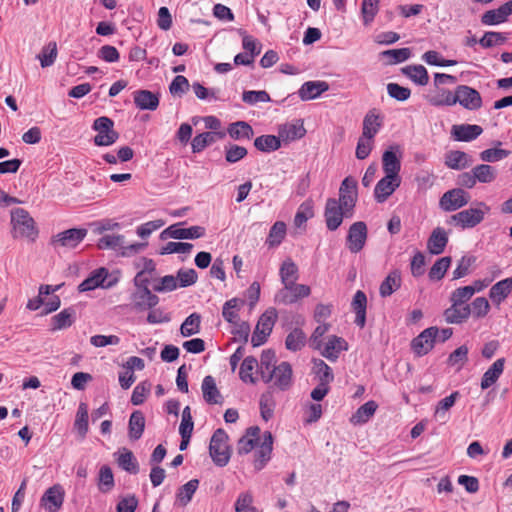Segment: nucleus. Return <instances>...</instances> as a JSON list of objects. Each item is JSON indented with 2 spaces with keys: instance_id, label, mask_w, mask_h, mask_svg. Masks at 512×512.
Instances as JSON below:
<instances>
[{
  "instance_id": "obj_1",
  "label": "nucleus",
  "mask_w": 512,
  "mask_h": 512,
  "mask_svg": "<svg viewBox=\"0 0 512 512\" xmlns=\"http://www.w3.org/2000/svg\"><path fill=\"white\" fill-rule=\"evenodd\" d=\"M11 223L14 238H28L34 240L37 229L33 218L23 208H15L11 211Z\"/></svg>"
},
{
  "instance_id": "obj_2",
  "label": "nucleus",
  "mask_w": 512,
  "mask_h": 512,
  "mask_svg": "<svg viewBox=\"0 0 512 512\" xmlns=\"http://www.w3.org/2000/svg\"><path fill=\"white\" fill-rule=\"evenodd\" d=\"M209 453L217 466L224 467L228 464L231 452L228 445V435L223 429H217L212 435Z\"/></svg>"
},
{
  "instance_id": "obj_3",
  "label": "nucleus",
  "mask_w": 512,
  "mask_h": 512,
  "mask_svg": "<svg viewBox=\"0 0 512 512\" xmlns=\"http://www.w3.org/2000/svg\"><path fill=\"white\" fill-rule=\"evenodd\" d=\"M292 367L288 362H281L271 371H262V380L265 383L272 382V387L281 391L288 390L292 385Z\"/></svg>"
},
{
  "instance_id": "obj_4",
  "label": "nucleus",
  "mask_w": 512,
  "mask_h": 512,
  "mask_svg": "<svg viewBox=\"0 0 512 512\" xmlns=\"http://www.w3.org/2000/svg\"><path fill=\"white\" fill-rule=\"evenodd\" d=\"M146 245V243H134L125 245L124 236L116 234L104 235L98 241V247L100 249H120L121 255L124 257H130L139 253L146 247Z\"/></svg>"
},
{
  "instance_id": "obj_5",
  "label": "nucleus",
  "mask_w": 512,
  "mask_h": 512,
  "mask_svg": "<svg viewBox=\"0 0 512 512\" xmlns=\"http://www.w3.org/2000/svg\"><path fill=\"white\" fill-rule=\"evenodd\" d=\"M490 211V207L484 203L479 202L477 208H469L454 214L451 220L456 222L462 229L473 228L480 224L486 213Z\"/></svg>"
},
{
  "instance_id": "obj_6",
  "label": "nucleus",
  "mask_w": 512,
  "mask_h": 512,
  "mask_svg": "<svg viewBox=\"0 0 512 512\" xmlns=\"http://www.w3.org/2000/svg\"><path fill=\"white\" fill-rule=\"evenodd\" d=\"M92 128L97 132L94 137L97 146H110L119 138V133L114 130V122L106 116L95 119Z\"/></svg>"
},
{
  "instance_id": "obj_7",
  "label": "nucleus",
  "mask_w": 512,
  "mask_h": 512,
  "mask_svg": "<svg viewBox=\"0 0 512 512\" xmlns=\"http://www.w3.org/2000/svg\"><path fill=\"white\" fill-rule=\"evenodd\" d=\"M277 311L275 308L267 309L259 318L251 342L254 347L264 344L267 337L271 334L274 324L277 320Z\"/></svg>"
},
{
  "instance_id": "obj_8",
  "label": "nucleus",
  "mask_w": 512,
  "mask_h": 512,
  "mask_svg": "<svg viewBox=\"0 0 512 512\" xmlns=\"http://www.w3.org/2000/svg\"><path fill=\"white\" fill-rule=\"evenodd\" d=\"M354 213L347 212L342 208L339 201L335 198H328L324 209V218L327 228L335 231L340 227L344 218H351Z\"/></svg>"
},
{
  "instance_id": "obj_9",
  "label": "nucleus",
  "mask_w": 512,
  "mask_h": 512,
  "mask_svg": "<svg viewBox=\"0 0 512 512\" xmlns=\"http://www.w3.org/2000/svg\"><path fill=\"white\" fill-rule=\"evenodd\" d=\"M358 200V183L357 180L351 176L346 177L339 188V204L347 212L354 213V209Z\"/></svg>"
},
{
  "instance_id": "obj_10",
  "label": "nucleus",
  "mask_w": 512,
  "mask_h": 512,
  "mask_svg": "<svg viewBox=\"0 0 512 512\" xmlns=\"http://www.w3.org/2000/svg\"><path fill=\"white\" fill-rule=\"evenodd\" d=\"M310 293L311 289L309 286L296 284V282H294L292 285L283 286V288L276 293L275 302L285 305L292 304L301 298L308 297Z\"/></svg>"
},
{
  "instance_id": "obj_11",
  "label": "nucleus",
  "mask_w": 512,
  "mask_h": 512,
  "mask_svg": "<svg viewBox=\"0 0 512 512\" xmlns=\"http://www.w3.org/2000/svg\"><path fill=\"white\" fill-rule=\"evenodd\" d=\"M470 196L462 188H454L445 192L440 198L441 209L447 212L455 211L469 203Z\"/></svg>"
},
{
  "instance_id": "obj_12",
  "label": "nucleus",
  "mask_w": 512,
  "mask_h": 512,
  "mask_svg": "<svg viewBox=\"0 0 512 512\" xmlns=\"http://www.w3.org/2000/svg\"><path fill=\"white\" fill-rule=\"evenodd\" d=\"M455 104L458 102L468 110H477L482 106V98L477 90L467 85H460L454 93Z\"/></svg>"
},
{
  "instance_id": "obj_13",
  "label": "nucleus",
  "mask_w": 512,
  "mask_h": 512,
  "mask_svg": "<svg viewBox=\"0 0 512 512\" xmlns=\"http://www.w3.org/2000/svg\"><path fill=\"white\" fill-rule=\"evenodd\" d=\"M205 235V228L202 226H191L182 228L179 224H173L163 230L160 234L162 239H197Z\"/></svg>"
},
{
  "instance_id": "obj_14",
  "label": "nucleus",
  "mask_w": 512,
  "mask_h": 512,
  "mask_svg": "<svg viewBox=\"0 0 512 512\" xmlns=\"http://www.w3.org/2000/svg\"><path fill=\"white\" fill-rule=\"evenodd\" d=\"M367 240V226L363 221L353 223L347 235V247L352 253L363 249Z\"/></svg>"
},
{
  "instance_id": "obj_15",
  "label": "nucleus",
  "mask_w": 512,
  "mask_h": 512,
  "mask_svg": "<svg viewBox=\"0 0 512 512\" xmlns=\"http://www.w3.org/2000/svg\"><path fill=\"white\" fill-rule=\"evenodd\" d=\"M87 235L86 229L72 228L58 233L52 240V244L55 248H75Z\"/></svg>"
},
{
  "instance_id": "obj_16",
  "label": "nucleus",
  "mask_w": 512,
  "mask_h": 512,
  "mask_svg": "<svg viewBox=\"0 0 512 512\" xmlns=\"http://www.w3.org/2000/svg\"><path fill=\"white\" fill-rule=\"evenodd\" d=\"M437 338V328L430 327L421 332L412 341V349L418 355L427 354L433 347Z\"/></svg>"
},
{
  "instance_id": "obj_17",
  "label": "nucleus",
  "mask_w": 512,
  "mask_h": 512,
  "mask_svg": "<svg viewBox=\"0 0 512 512\" xmlns=\"http://www.w3.org/2000/svg\"><path fill=\"white\" fill-rule=\"evenodd\" d=\"M401 177L385 175L380 179L374 189V197L378 203H383L400 186Z\"/></svg>"
},
{
  "instance_id": "obj_18",
  "label": "nucleus",
  "mask_w": 512,
  "mask_h": 512,
  "mask_svg": "<svg viewBox=\"0 0 512 512\" xmlns=\"http://www.w3.org/2000/svg\"><path fill=\"white\" fill-rule=\"evenodd\" d=\"M65 492L61 485L48 488L41 498V504L49 512L58 511L64 502Z\"/></svg>"
},
{
  "instance_id": "obj_19",
  "label": "nucleus",
  "mask_w": 512,
  "mask_h": 512,
  "mask_svg": "<svg viewBox=\"0 0 512 512\" xmlns=\"http://www.w3.org/2000/svg\"><path fill=\"white\" fill-rule=\"evenodd\" d=\"M433 106H452L455 104L454 93L441 86H434L424 96Z\"/></svg>"
},
{
  "instance_id": "obj_20",
  "label": "nucleus",
  "mask_w": 512,
  "mask_h": 512,
  "mask_svg": "<svg viewBox=\"0 0 512 512\" xmlns=\"http://www.w3.org/2000/svg\"><path fill=\"white\" fill-rule=\"evenodd\" d=\"M273 446V436L271 432L265 431L263 434L262 442L257 445L255 454V468L261 470L265 464L270 460Z\"/></svg>"
},
{
  "instance_id": "obj_21",
  "label": "nucleus",
  "mask_w": 512,
  "mask_h": 512,
  "mask_svg": "<svg viewBox=\"0 0 512 512\" xmlns=\"http://www.w3.org/2000/svg\"><path fill=\"white\" fill-rule=\"evenodd\" d=\"M511 14L512 0L506 2L497 9L486 11L481 17V22L485 25H497L505 22Z\"/></svg>"
},
{
  "instance_id": "obj_22",
  "label": "nucleus",
  "mask_w": 512,
  "mask_h": 512,
  "mask_svg": "<svg viewBox=\"0 0 512 512\" xmlns=\"http://www.w3.org/2000/svg\"><path fill=\"white\" fill-rule=\"evenodd\" d=\"M347 349L348 344L343 338L332 335L328 337L321 354L329 361H336L339 354Z\"/></svg>"
},
{
  "instance_id": "obj_23",
  "label": "nucleus",
  "mask_w": 512,
  "mask_h": 512,
  "mask_svg": "<svg viewBox=\"0 0 512 512\" xmlns=\"http://www.w3.org/2000/svg\"><path fill=\"white\" fill-rule=\"evenodd\" d=\"M108 276V271L105 268H99L94 270L88 278L82 281L78 289L81 292L91 291L98 287H110L111 283L105 284V280Z\"/></svg>"
},
{
  "instance_id": "obj_24",
  "label": "nucleus",
  "mask_w": 512,
  "mask_h": 512,
  "mask_svg": "<svg viewBox=\"0 0 512 512\" xmlns=\"http://www.w3.org/2000/svg\"><path fill=\"white\" fill-rule=\"evenodd\" d=\"M483 132L481 126L476 124L454 125L451 134L457 141L469 142L476 139Z\"/></svg>"
},
{
  "instance_id": "obj_25",
  "label": "nucleus",
  "mask_w": 512,
  "mask_h": 512,
  "mask_svg": "<svg viewBox=\"0 0 512 512\" xmlns=\"http://www.w3.org/2000/svg\"><path fill=\"white\" fill-rule=\"evenodd\" d=\"M134 103L140 110L154 111L159 106V95L149 90H137L133 93Z\"/></svg>"
},
{
  "instance_id": "obj_26",
  "label": "nucleus",
  "mask_w": 512,
  "mask_h": 512,
  "mask_svg": "<svg viewBox=\"0 0 512 512\" xmlns=\"http://www.w3.org/2000/svg\"><path fill=\"white\" fill-rule=\"evenodd\" d=\"M329 88L324 81L305 82L298 91V95L303 101L316 99Z\"/></svg>"
},
{
  "instance_id": "obj_27",
  "label": "nucleus",
  "mask_w": 512,
  "mask_h": 512,
  "mask_svg": "<svg viewBox=\"0 0 512 512\" xmlns=\"http://www.w3.org/2000/svg\"><path fill=\"white\" fill-rule=\"evenodd\" d=\"M470 314L469 305L451 303V306L444 311V318L447 323L459 324L465 321Z\"/></svg>"
},
{
  "instance_id": "obj_28",
  "label": "nucleus",
  "mask_w": 512,
  "mask_h": 512,
  "mask_svg": "<svg viewBox=\"0 0 512 512\" xmlns=\"http://www.w3.org/2000/svg\"><path fill=\"white\" fill-rule=\"evenodd\" d=\"M472 163L470 156L459 150H452L445 155V165L453 170H462L469 167Z\"/></svg>"
},
{
  "instance_id": "obj_29",
  "label": "nucleus",
  "mask_w": 512,
  "mask_h": 512,
  "mask_svg": "<svg viewBox=\"0 0 512 512\" xmlns=\"http://www.w3.org/2000/svg\"><path fill=\"white\" fill-rule=\"evenodd\" d=\"M382 167L385 175H391L393 177H400L399 172L401 170L400 157L393 151L386 150L382 155Z\"/></svg>"
},
{
  "instance_id": "obj_30",
  "label": "nucleus",
  "mask_w": 512,
  "mask_h": 512,
  "mask_svg": "<svg viewBox=\"0 0 512 512\" xmlns=\"http://www.w3.org/2000/svg\"><path fill=\"white\" fill-rule=\"evenodd\" d=\"M448 242V237L444 229L438 227L433 230L427 242V248L431 254H441Z\"/></svg>"
},
{
  "instance_id": "obj_31",
  "label": "nucleus",
  "mask_w": 512,
  "mask_h": 512,
  "mask_svg": "<svg viewBox=\"0 0 512 512\" xmlns=\"http://www.w3.org/2000/svg\"><path fill=\"white\" fill-rule=\"evenodd\" d=\"M204 400L209 404H219L222 401V396L216 386L215 380L212 376H206L201 385Z\"/></svg>"
},
{
  "instance_id": "obj_32",
  "label": "nucleus",
  "mask_w": 512,
  "mask_h": 512,
  "mask_svg": "<svg viewBox=\"0 0 512 512\" xmlns=\"http://www.w3.org/2000/svg\"><path fill=\"white\" fill-rule=\"evenodd\" d=\"M504 358L497 359L491 367L484 373L481 379V388L488 389L499 379L504 370Z\"/></svg>"
},
{
  "instance_id": "obj_33",
  "label": "nucleus",
  "mask_w": 512,
  "mask_h": 512,
  "mask_svg": "<svg viewBox=\"0 0 512 512\" xmlns=\"http://www.w3.org/2000/svg\"><path fill=\"white\" fill-rule=\"evenodd\" d=\"M367 297L363 291H357L352 300V308L356 314L355 323L363 328L366 323Z\"/></svg>"
},
{
  "instance_id": "obj_34",
  "label": "nucleus",
  "mask_w": 512,
  "mask_h": 512,
  "mask_svg": "<svg viewBox=\"0 0 512 512\" xmlns=\"http://www.w3.org/2000/svg\"><path fill=\"white\" fill-rule=\"evenodd\" d=\"M145 429V417L139 410L134 411L129 418L128 435L132 441L141 438Z\"/></svg>"
},
{
  "instance_id": "obj_35",
  "label": "nucleus",
  "mask_w": 512,
  "mask_h": 512,
  "mask_svg": "<svg viewBox=\"0 0 512 512\" xmlns=\"http://www.w3.org/2000/svg\"><path fill=\"white\" fill-rule=\"evenodd\" d=\"M512 291V279L506 278L494 284L489 292L491 301L500 305Z\"/></svg>"
},
{
  "instance_id": "obj_36",
  "label": "nucleus",
  "mask_w": 512,
  "mask_h": 512,
  "mask_svg": "<svg viewBox=\"0 0 512 512\" xmlns=\"http://www.w3.org/2000/svg\"><path fill=\"white\" fill-rule=\"evenodd\" d=\"M378 408V405L375 401L370 400L360 406L357 411L351 416L350 422L353 425H361L369 421V419L374 415Z\"/></svg>"
},
{
  "instance_id": "obj_37",
  "label": "nucleus",
  "mask_w": 512,
  "mask_h": 512,
  "mask_svg": "<svg viewBox=\"0 0 512 512\" xmlns=\"http://www.w3.org/2000/svg\"><path fill=\"white\" fill-rule=\"evenodd\" d=\"M402 73L417 85L425 86L429 82L427 69L423 65H408L402 68Z\"/></svg>"
},
{
  "instance_id": "obj_38",
  "label": "nucleus",
  "mask_w": 512,
  "mask_h": 512,
  "mask_svg": "<svg viewBox=\"0 0 512 512\" xmlns=\"http://www.w3.org/2000/svg\"><path fill=\"white\" fill-rule=\"evenodd\" d=\"M279 274L283 286L292 285L298 279V267L291 258H287L281 264Z\"/></svg>"
},
{
  "instance_id": "obj_39",
  "label": "nucleus",
  "mask_w": 512,
  "mask_h": 512,
  "mask_svg": "<svg viewBox=\"0 0 512 512\" xmlns=\"http://www.w3.org/2000/svg\"><path fill=\"white\" fill-rule=\"evenodd\" d=\"M229 136L234 140H250L253 135L252 127L245 121L231 123L227 129Z\"/></svg>"
},
{
  "instance_id": "obj_40",
  "label": "nucleus",
  "mask_w": 512,
  "mask_h": 512,
  "mask_svg": "<svg viewBox=\"0 0 512 512\" xmlns=\"http://www.w3.org/2000/svg\"><path fill=\"white\" fill-rule=\"evenodd\" d=\"M215 136H218L219 138H224L225 133L223 132H204L196 135L192 142L191 147L193 153H199L203 151L208 145L215 142Z\"/></svg>"
},
{
  "instance_id": "obj_41",
  "label": "nucleus",
  "mask_w": 512,
  "mask_h": 512,
  "mask_svg": "<svg viewBox=\"0 0 512 512\" xmlns=\"http://www.w3.org/2000/svg\"><path fill=\"white\" fill-rule=\"evenodd\" d=\"M460 397V393L455 391L451 393L449 396L440 400L435 408L434 417L438 421L446 422L447 420V412L451 407L454 406L457 399Z\"/></svg>"
},
{
  "instance_id": "obj_42",
  "label": "nucleus",
  "mask_w": 512,
  "mask_h": 512,
  "mask_svg": "<svg viewBox=\"0 0 512 512\" xmlns=\"http://www.w3.org/2000/svg\"><path fill=\"white\" fill-rule=\"evenodd\" d=\"M401 286V274L398 270L391 271L381 283L379 292L382 297L390 296Z\"/></svg>"
},
{
  "instance_id": "obj_43",
  "label": "nucleus",
  "mask_w": 512,
  "mask_h": 512,
  "mask_svg": "<svg viewBox=\"0 0 512 512\" xmlns=\"http://www.w3.org/2000/svg\"><path fill=\"white\" fill-rule=\"evenodd\" d=\"M51 321L53 331L66 329L75 321V310L73 308H66L54 315Z\"/></svg>"
},
{
  "instance_id": "obj_44",
  "label": "nucleus",
  "mask_w": 512,
  "mask_h": 512,
  "mask_svg": "<svg viewBox=\"0 0 512 512\" xmlns=\"http://www.w3.org/2000/svg\"><path fill=\"white\" fill-rule=\"evenodd\" d=\"M381 127L379 115L375 111H369L363 120V137L374 139Z\"/></svg>"
},
{
  "instance_id": "obj_45",
  "label": "nucleus",
  "mask_w": 512,
  "mask_h": 512,
  "mask_svg": "<svg viewBox=\"0 0 512 512\" xmlns=\"http://www.w3.org/2000/svg\"><path fill=\"white\" fill-rule=\"evenodd\" d=\"M243 304V300L238 298H232L226 301L222 309L223 318L231 324H237L239 322L238 312Z\"/></svg>"
},
{
  "instance_id": "obj_46",
  "label": "nucleus",
  "mask_w": 512,
  "mask_h": 512,
  "mask_svg": "<svg viewBox=\"0 0 512 512\" xmlns=\"http://www.w3.org/2000/svg\"><path fill=\"white\" fill-rule=\"evenodd\" d=\"M306 130L302 123H288L279 130L280 137L285 141H293L302 138Z\"/></svg>"
},
{
  "instance_id": "obj_47",
  "label": "nucleus",
  "mask_w": 512,
  "mask_h": 512,
  "mask_svg": "<svg viewBox=\"0 0 512 512\" xmlns=\"http://www.w3.org/2000/svg\"><path fill=\"white\" fill-rule=\"evenodd\" d=\"M134 303L137 309L144 310L156 306L158 297L145 287L134 295Z\"/></svg>"
},
{
  "instance_id": "obj_48",
  "label": "nucleus",
  "mask_w": 512,
  "mask_h": 512,
  "mask_svg": "<svg viewBox=\"0 0 512 512\" xmlns=\"http://www.w3.org/2000/svg\"><path fill=\"white\" fill-rule=\"evenodd\" d=\"M313 216L314 202L312 199H307L298 207L294 217V225L296 227H301L307 222L308 219L312 218Z\"/></svg>"
},
{
  "instance_id": "obj_49",
  "label": "nucleus",
  "mask_w": 512,
  "mask_h": 512,
  "mask_svg": "<svg viewBox=\"0 0 512 512\" xmlns=\"http://www.w3.org/2000/svg\"><path fill=\"white\" fill-rule=\"evenodd\" d=\"M256 368H259L256 358L252 356L246 357L240 367L239 376L241 380L246 383L254 384L256 382V378L253 376V372Z\"/></svg>"
},
{
  "instance_id": "obj_50",
  "label": "nucleus",
  "mask_w": 512,
  "mask_h": 512,
  "mask_svg": "<svg viewBox=\"0 0 512 512\" xmlns=\"http://www.w3.org/2000/svg\"><path fill=\"white\" fill-rule=\"evenodd\" d=\"M254 146L262 152L276 151L281 147L278 137L274 135H262L255 139Z\"/></svg>"
},
{
  "instance_id": "obj_51",
  "label": "nucleus",
  "mask_w": 512,
  "mask_h": 512,
  "mask_svg": "<svg viewBox=\"0 0 512 512\" xmlns=\"http://www.w3.org/2000/svg\"><path fill=\"white\" fill-rule=\"evenodd\" d=\"M201 317L197 313L189 315L180 327V333L183 337H189L199 333Z\"/></svg>"
},
{
  "instance_id": "obj_52",
  "label": "nucleus",
  "mask_w": 512,
  "mask_h": 512,
  "mask_svg": "<svg viewBox=\"0 0 512 512\" xmlns=\"http://www.w3.org/2000/svg\"><path fill=\"white\" fill-rule=\"evenodd\" d=\"M477 182L480 183H491L496 179V169L488 164H480L475 166L473 169Z\"/></svg>"
},
{
  "instance_id": "obj_53",
  "label": "nucleus",
  "mask_w": 512,
  "mask_h": 512,
  "mask_svg": "<svg viewBox=\"0 0 512 512\" xmlns=\"http://www.w3.org/2000/svg\"><path fill=\"white\" fill-rule=\"evenodd\" d=\"M98 487L103 493H107L114 487V476L111 468L103 465L99 470Z\"/></svg>"
},
{
  "instance_id": "obj_54",
  "label": "nucleus",
  "mask_w": 512,
  "mask_h": 512,
  "mask_svg": "<svg viewBox=\"0 0 512 512\" xmlns=\"http://www.w3.org/2000/svg\"><path fill=\"white\" fill-rule=\"evenodd\" d=\"M117 461H118L119 466L123 470H125L131 474L138 473V471H139L138 462L131 451L124 449L123 452L119 455Z\"/></svg>"
},
{
  "instance_id": "obj_55",
  "label": "nucleus",
  "mask_w": 512,
  "mask_h": 512,
  "mask_svg": "<svg viewBox=\"0 0 512 512\" xmlns=\"http://www.w3.org/2000/svg\"><path fill=\"white\" fill-rule=\"evenodd\" d=\"M286 235V225L282 221H277L273 224L269 231V235L267 238V244L270 247H275L280 245Z\"/></svg>"
},
{
  "instance_id": "obj_56",
  "label": "nucleus",
  "mask_w": 512,
  "mask_h": 512,
  "mask_svg": "<svg viewBox=\"0 0 512 512\" xmlns=\"http://www.w3.org/2000/svg\"><path fill=\"white\" fill-rule=\"evenodd\" d=\"M198 484L199 482L197 479H192L180 487L177 493V500L181 505L185 506L191 501L194 493L198 488Z\"/></svg>"
},
{
  "instance_id": "obj_57",
  "label": "nucleus",
  "mask_w": 512,
  "mask_h": 512,
  "mask_svg": "<svg viewBox=\"0 0 512 512\" xmlns=\"http://www.w3.org/2000/svg\"><path fill=\"white\" fill-rule=\"evenodd\" d=\"M306 342V335L298 328L291 331L285 341L286 348L291 351L300 350Z\"/></svg>"
},
{
  "instance_id": "obj_58",
  "label": "nucleus",
  "mask_w": 512,
  "mask_h": 512,
  "mask_svg": "<svg viewBox=\"0 0 512 512\" xmlns=\"http://www.w3.org/2000/svg\"><path fill=\"white\" fill-rule=\"evenodd\" d=\"M451 264V258L446 256L438 259L429 271L430 280H441Z\"/></svg>"
},
{
  "instance_id": "obj_59",
  "label": "nucleus",
  "mask_w": 512,
  "mask_h": 512,
  "mask_svg": "<svg viewBox=\"0 0 512 512\" xmlns=\"http://www.w3.org/2000/svg\"><path fill=\"white\" fill-rule=\"evenodd\" d=\"M74 427L82 438L85 437L88 431V410L84 403L78 407Z\"/></svg>"
},
{
  "instance_id": "obj_60",
  "label": "nucleus",
  "mask_w": 512,
  "mask_h": 512,
  "mask_svg": "<svg viewBox=\"0 0 512 512\" xmlns=\"http://www.w3.org/2000/svg\"><path fill=\"white\" fill-rule=\"evenodd\" d=\"M192 249H193V245L191 243L168 242L162 247L160 254L161 255L173 254V253L189 254Z\"/></svg>"
},
{
  "instance_id": "obj_61",
  "label": "nucleus",
  "mask_w": 512,
  "mask_h": 512,
  "mask_svg": "<svg viewBox=\"0 0 512 512\" xmlns=\"http://www.w3.org/2000/svg\"><path fill=\"white\" fill-rule=\"evenodd\" d=\"M275 408V401L270 392L264 393L260 398L261 416L265 421L272 418Z\"/></svg>"
},
{
  "instance_id": "obj_62",
  "label": "nucleus",
  "mask_w": 512,
  "mask_h": 512,
  "mask_svg": "<svg viewBox=\"0 0 512 512\" xmlns=\"http://www.w3.org/2000/svg\"><path fill=\"white\" fill-rule=\"evenodd\" d=\"M57 57V46L55 42H50L47 46L42 49V52L38 55V59L41 62L43 68L51 66Z\"/></svg>"
},
{
  "instance_id": "obj_63",
  "label": "nucleus",
  "mask_w": 512,
  "mask_h": 512,
  "mask_svg": "<svg viewBox=\"0 0 512 512\" xmlns=\"http://www.w3.org/2000/svg\"><path fill=\"white\" fill-rule=\"evenodd\" d=\"M379 9V0H363L361 12L363 15L364 24L371 23L376 16Z\"/></svg>"
},
{
  "instance_id": "obj_64",
  "label": "nucleus",
  "mask_w": 512,
  "mask_h": 512,
  "mask_svg": "<svg viewBox=\"0 0 512 512\" xmlns=\"http://www.w3.org/2000/svg\"><path fill=\"white\" fill-rule=\"evenodd\" d=\"M474 293L475 289H473L472 286L460 287L452 292L450 301L451 303L468 305L467 302L472 298Z\"/></svg>"
}]
</instances>
